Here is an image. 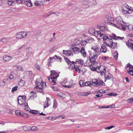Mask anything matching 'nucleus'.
Instances as JSON below:
<instances>
[{"mask_svg": "<svg viewBox=\"0 0 133 133\" xmlns=\"http://www.w3.org/2000/svg\"><path fill=\"white\" fill-rule=\"evenodd\" d=\"M110 24L119 29H122L124 30L125 29V24L123 21L121 17L119 16L116 17L115 19L114 20V23H110Z\"/></svg>", "mask_w": 133, "mask_h": 133, "instance_id": "1", "label": "nucleus"}, {"mask_svg": "<svg viewBox=\"0 0 133 133\" xmlns=\"http://www.w3.org/2000/svg\"><path fill=\"white\" fill-rule=\"evenodd\" d=\"M91 49L94 52L90 54L89 57L91 60L94 59L92 61L94 62L96 59L100 54V52L99 51V49L97 45L93 46L91 48Z\"/></svg>", "mask_w": 133, "mask_h": 133, "instance_id": "2", "label": "nucleus"}, {"mask_svg": "<svg viewBox=\"0 0 133 133\" xmlns=\"http://www.w3.org/2000/svg\"><path fill=\"white\" fill-rule=\"evenodd\" d=\"M27 35L28 34L26 32L21 31L16 33L14 37L17 39H21L25 38Z\"/></svg>", "mask_w": 133, "mask_h": 133, "instance_id": "3", "label": "nucleus"}, {"mask_svg": "<svg viewBox=\"0 0 133 133\" xmlns=\"http://www.w3.org/2000/svg\"><path fill=\"white\" fill-rule=\"evenodd\" d=\"M66 61L71 69L77 72L78 73H79L80 72L81 70L79 68L78 66H76L75 64L72 63L68 59L66 60Z\"/></svg>", "mask_w": 133, "mask_h": 133, "instance_id": "4", "label": "nucleus"}, {"mask_svg": "<svg viewBox=\"0 0 133 133\" xmlns=\"http://www.w3.org/2000/svg\"><path fill=\"white\" fill-rule=\"evenodd\" d=\"M36 87L35 88L41 87V86L43 87H46V83L43 82L41 78L36 80Z\"/></svg>", "mask_w": 133, "mask_h": 133, "instance_id": "5", "label": "nucleus"}, {"mask_svg": "<svg viewBox=\"0 0 133 133\" xmlns=\"http://www.w3.org/2000/svg\"><path fill=\"white\" fill-rule=\"evenodd\" d=\"M26 96H21L18 98V102L20 105H22L25 102Z\"/></svg>", "mask_w": 133, "mask_h": 133, "instance_id": "6", "label": "nucleus"}, {"mask_svg": "<svg viewBox=\"0 0 133 133\" xmlns=\"http://www.w3.org/2000/svg\"><path fill=\"white\" fill-rule=\"evenodd\" d=\"M74 44H71L70 46V48L72 49L74 54H77L79 53L80 49L77 47L75 46Z\"/></svg>", "mask_w": 133, "mask_h": 133, "instance_id": "7", "label": "nucleus"}, {"mask_svg": "<svg viewBox=\"0 0 133 133\" xmlns=\"http://www.w3.org/2000/svg\"><path fill=\"white\" fill-rule=\"evenodd\" d=\"M51 74L50 75V78L53 79H56L59 76L58 73L54 70H51Z\"/></svg>", "mask_w": 133, "mask_h": 133, "instance_id": "8", "label": "nucleus"}, {"mask_svg": "<svg viewBox=\"0 0 133 133\" xmlns=\"http://www.w3.org/2000/svg\"><path fill=\"white\" fill-rule=\"evenodd\" d=\"M126 67L128 68L129 69V70L128 71V73L130 75L133 76V66L129 63L127 64V66Z\"/></svg>", "mask_w": 133, "mask_h": 133, "instance_id": "9", "label": "nucleus"}, {"mask_svg": "<svg viewBox=\"0 0 133 133\" xmlns=\"http://www.w3.org/2000/svg\"><path fill=\"white\" fill-rule=\"evenodd\" d=\"M82 41V38L81 37H78L75 39L73 44H74V45L78 46L81 44Z\"/></svg>", "mask_w": 133, "mask_h": 133, "instance_id": "10", "label": "nucleus"}, {"mask_svg": "<svg viewBox=\"0 0 133 133\" xmlns=\"http://www.w3.org/2000/svg\"><path fill=\"white\" fill-rule=\"evenodd\" d=\"M101 67V66L100 65L99 66H97L96 67H95L92 66H90V68L92 70L94 71H96L98 73H99L101 71L100 70Z\"/></svg>", "mask_w": 133, "mask_h": 133, "instance_id": "11", "label": "nucleus"}, {"mask_svg": "<svg viewBox=\"0 0 133 133\" xmlns=\"http://www.w3.org/2000/svg\"><path fill=\"white\" fill-rule=\"evenodd\" d=\"M63 52L64 54L67 56H72L73 55V52L71 50H63Z\"/></svg>", "mask_w": 133, "mask_h": 133, "instance_id": "12", "label": "nucleus"}, {"mask_svg": "<svg viewBox=\"0 0 133 133\" xmlns=\"http://www.w3.org/2000/svg\"><path fill=\"white\" fill-rule=\"evenodd\" d=\"M109 36L112 39L115 40H122L124 38V37H117L116 35L114 33H113L111 35H110Z\"/></svg>", "mask_w": 133, "mask_h": 133, "instance_id": "13", "label": "nucleus"}, {"mask_svg": "<svg viewBox=\"0 0 133 133\" xmlns=\"http://www.w3.org/2000/svg\"><path fill=\"white\" fill-rule=\"evenodd\" d=\"M122 13L123 15H128L131 14L133 11H130L128 10H127L125 9L122 8H121Z\"/></svg>", "mask_w": 133, "mask_h": 133, "instance_id": "14", "label": "nucleus"}, {"mask_svg": "<svg viewBox=\"0 0 133 133\" xmlns=\"http://www.w3.org/2000/svg\"><path fill=\"white\" fill-rule=\"evenodd\" d=\"M121 8L124 9H127L128 10H129L130 11H133V8L128 5L126 4H123Z\"/></svg>", "mask_w": 133, "mask_h": 133, "instance_id": "15", "label": "nucleus"}, {"mask_svg": "<svg viewBox=\"0 0 133 133\" xmlns=\"http://www.w3.org/2000/svg\"><path fill=\"white\" fill-rule=\"evenodd\" d=\"M104 34L101 33L99 31H96L95 34V36H96L98 39H100V37H102L103 36Z\"/></svg>", "mask_w": 133, "mask_h": 133, "instance_id": "16", "label": "nucleus"}, {"mask_svg": "<svg viewBox=\"0 0 133 133\" xmlns=\"http://www.w3.org/2000/svg\"><path fill=\"white\" fill-rule=\"evenodd\" d=\"M25 4L28 7H31L32 6V3L30 0H23Z\"/></svg>", "mask_w": 133, "mask_h": 133, "instance_id": "17", "label": "nucleus"}, {"mask_svg": "<svg viewBox=\"0 0 133 133\" xmlns=\"http://www.w3.org/2000/svg\"><path fill=\"white\" fill-rule=\"evenodd\" d=\"M107 49L105 46L104 44H102L101 46V48L100 49V52L105 53L107 52Z\"/></svg>", "mask_w": 133, "mask_h": 133, "instance_id": "18", "label": "nucleus"}, {"mask_svg": "<svg viewBox=\"0 0 133 133\" xmlns=\"http://www.w3.org/2000/svg\"><path fill=\"white\" fill-rule=\"evenodd\" d=\"M8 4L9 6H14L16 4L15 0H8Z\"/></svg>", "mask_w": 133, "mask_h": 133, "instance_id": "19", "label": "nucleus"}, {"mask_svg": "<svg viewBox=\"0 0 133 133\" xmlns=\"http://www.w3.org/2000/svg\"><path fill=\"white\" fill-rule=\"evenodd\" d=\"M105 85V84L102 81L97 79L96 86L99 87L102 85L104 86Z\"/></svg>", "mask_w": 133, "mask_h": 133, "instance_id": "20", "label": "nucleus"}, {"mask_svg": "<svg viewBox=\"0 0 133 133\" xmlns=\"http://www.w3.org/2000/svg\"><path fill=\"white\" fill-rule=\"evenodd\" d=\"M75 63L79 64V65H81L83 64L84 62L82 59H77L75 61Z\"/></svg>", "mask_w": 133, "mask_h": 133, "instance_id": "21", "label": "nucleus"}, {"mask_svg": "<svg viewBox=\"0 0 133 133\" xmlns=\"http://www.w3.org/2000/svg\"><path fill=\"white\" fill-rule=\"evenodd\" d=\"M80 52L82 55L84 57L87 56V53L85 51V49L83 47H82L80 50Z\"/></svg>", "mask_w": 133, "mask_h": 133, "instance_id": "22", "label": "nucleus"}, {"mask_svg": "<svg viewBox=\"0 0 133 133\" xmlns=\"http://www.w3.org/2000/svg\"><path fill=\"white\" fill-rule=\"evenodd\" d=\"M3 59L6 62H8L11 59V57L10 56L5 55L3 57Z\"/></svg>", "mask_w": 133, "mask_h": 133, "instance_id": "23", "label": "nucleus"}, {"mask_svg": "<svg viewBox=\"0 0 133 133\" xmlns=\"http://www.w3.org/2000/svg\"><path fill=\"white\" fill-rule=\"evenodd\" d=\"M105 78L106 79H110L112 78H113V76L109 73L108 74H107L105 75Z\"/></svg>", "mask_w": 133, "mask_h": 133, "instance_id": "24", "label": "nucleus"}, {"mask_svg": "<svg viewBox=\"0 0 133 133\" xmlns=\"http://www.w3.org/2000/svg\"><path fill=\"white\" fill-rule=\"evenodd\" d=\"M110 45H109V47H111L112 48H114L116 47L117 43L115 42H113V41H111L110 42Z\"/></svg>", "mask_w": 133, "mask_h": 133, "instance_id": "25", "label": "nucleus"}, {"mask_svg": "<svg viewBox=\"0 0 133 133\" xmlns=\"http://www.w3.org/2000/svg\"><path fill=\"white\" fill-rule=\"evenodd\" d=\"M34 3L36 6H41L43 5V3L42 1H35Z\"/></svg>", "mask_w": 133, "mask_h": 133, "instance_id": "26", "label": "nucleus"}, {"mask_svg": "<svg viewBox=\"0 0 133 133\" xmlns=\"http://www.w3.org/2000/svg\"><path fill=\"white\" fill-rule=\"evenodd\" d=\"M89 33L91 34L94 35L95 36V34H96V32L95 29L92 28H90L89 30Z\"/></svg>", "mask_w": 133, "mask_h": 133, "instance_id": "27", "label": "nucleus"}, {"mask_svg": "<svg viewBox=\"0 0 133 133\" xmlns=\"http://www.w3.org/2000/svg\"><path fill=\"white\" fill-rule=\"evenodd\" d=\"M9 41L8 38L5 37H3L1 39L0 41L3 43L7 42Z\"/></svg>", "mask_w": 133, "mask_h": 133, "instance_id": "28", "label": "nucleus"}, {"mask_svg": "<svg viewBox=\"0 0 133 133\" xmlns=\"http://www.w3.org/2000/svg\"><path fill=\"white\" fill-rule=\"evenodd\" d=\"M30 95V98L31 99H34L36 97V94L34 91L31 92Z\"/></svg>", "mask_w": 133, "mask_h": 133, "instance_id": "29", "label": "nucleus"}, {"mask_svg": "<svg viewBox=\"0 0 133 133\" xmlns=\"http://www.w3.org/2000/svg\"><path fill=\"white\" fill-rule=\"evenodd\" d=\"M55 59L54 57H50L48 60V66H50L51 64L53 62V59Z\"/></svg>", "mask_w": 133, "mask_h": 133, "instance_id": "30", "label": "nucleus"}, {"mask_svg": "<svg viewBox=\"0 0 133 133\" xmlns=\"http://www.w3.org/2000/svg\"><path fill=\"white\" fill-rule=\"evenodd\" d=\"M50 101V99L49 98H46V101L45 102L44 104V108H46L49 106V104L48 103Z\"/></svg>", "mask_w": 133, "mask_h": 133, "instance_id": "31", "label": "nucleus"}, {"mask_svg": "<svg viewBox=\"0 0 133 133\" xmlns=\"http://www.w3.org/2000/svg\"><path fill=\"white\" fill-rule=\"evenodd\" d=\"M45 88V87H42L41 86V87H38L35 88L36 89V90H37L38 92L42 93L43 92V88Z\"/></svg>", "mask_w": 133, "mask_h": 133, "instance_id": "32", "label": "nucleus"}, {"mask_svg": "<svg viewBox=\"0 0 133 133\" xmlns=\"http://www.w3.org/2000/svg\"><path fill=\"white\" fill-rule=\"evenodd\" d=\"M106 18L108 20L111 21H113L114 20V18L112 17L111 16L107 15L106 16Z\"/></svg>", "mask_w": 133, "mask_h": 133, "instance_id": "33", "label": "nucleus"}, {"mask_svg": "<svg viewBox=\"0 0 133 133\" xmlns=\"http://www.w3.org/2000/svg\"><path fill=\"white\" fill-rule=\"evenodd\" d=\"M111 41H112V40L111 38H110L108 40H107L105 42H103V43L105 44L107 46L109 47V45H110V42Z\"/></svg>", "mask_w": 133, "mask_h": 133, "instance_id": "34", "label": "nucleus"}, {"mask_svg": "<svg viewBox=\"0 0 133 133\" xmlns=\"http://www.w3.org/2000/svg\"><path fill=\"white\" fill-rule=\"evenodd\" d=\"M22 112L19 110H16L15 111V115L18 116H21Z\"/></svg>", "mask_w": 133, "mask_h": 133, "instance_id": "35", "label": "nucleus"}, {"mask_svg": "<svg viewBox=\"0 0 133 133\" xmlns=\"http://www.w3.org/2000/svg\"><path fill=\"white\" fill-rule=\"evenodd\" d=\"M30 112L33 114H39V112L38 111L35 110H31L30 111Z\"/></svg>", "mask_w": 133, "mask_h": 133, "instance_id": "36", "label": "nucleus"}, {"mask_svg": "<svg viewBox=\"0 0 133 133\" xmlns=\"http://www.w3.org/2000/svg\"><path fill=\"white\" fill-rule=\"evenodd\" d=\"M102 38L103 39L104 42V41H106L107 40H108L110 38L108 36L104 34H103V36L102 37Z\"/></svg>", "mask_w": 133, "mask_h": 133, "instance_id": "37", "label": "nucleus"}, {"mask_svg": "<svg viewBox=\"0 0 133 133\" xmlns=\"http://www.w3.org/2000/svg\"><path fill=\"white\" fill-rule=\"evenodd\" d=\"M91 65V63L90 61L87 60L84 63V65L85 66H88Z\"/></svg>", "mask_w": 133, "mask_h": 133, "instance_id": "38", "label": "nucleus"}, {"mask_svg": "<svg viewBox=\"0 0 133 133\" xmlns=\"http://www.w3.org/2000/svg\"><path fill=\"white\" fill-rule=\"evenodd\" d=\"M31 50L30 48H27L24 49V51L29 54H32Z\"/></svg>", "mask_w": 133, "mask_h": 133, "instance_id": "39", "label": "nucleus"}, {"mask_svg": "<svg viewBox=\"0 0 133 133\" xmlns=\"http://www.w3.org/2000/svg\"><path fill=\"white\" fill-rule=\"evenodd\" d=\"M6 83L5 80L3 79L0 81V86L3 87L5 85Z\"/></svg>", "mask_w": 133, "mask_h": 133, "instance_id": "40", "label": "nucleus"}, {"mask_svg": "<svg viewBox=\"0 0 133 133\" xmlns=\"http://www.w3.org/2000/svg\"><path fill=\"white\" fill-rule=\"evenodd\" d=\"M97 79H94L92 80L91 82L92 84L94 86H97Z\"/></svg>", "mask_w": 133, "mask_h": 133, "instance_id": "41", "label": "nucleus"}, {"mask_svg": "<svg viewBox=\"0 0 133 133\" xmlns=\"http://www.w3.org/2000/svg\"><path fill=\"white\" fill-rule=\"evenodd\" d=\"M48 79L51 83L53 85H55L56 84V83L55 81L53 80L52 78H50V77H49Z\"/></svg>", "mask_w": 133, "mask_h": 133, "instance_id": "42", "label": "nucleus"}, {"mask_svg": "<svg viewBox=\"0 0 133 133\" xmlns=\"http://www.w3.org/2000/svg\"><path fill=\"white\" fill-rule=\"evenodd\" d=\"M30 130L32 131H36L38 130V129L35 126H33L31 127H30Z\"/></svg>", "mask_w": 133, "mask_h": 133, "instance_id": "43", "label": "nucleus"}, {"mask_svg": "<svg viewBox=\"0 0 133 133\" xmlns=\"http://www.w3.org/2000/svg\"><path fill=\"white\" fill-rule=\"evenodd\" d=\"M29 128L30 127H27L26 126H24L23 127V129L24 131H28L30 130Z\"/></svg>", "mask_w": 133, "mask_h": 133, "instance_id": "44", "label": "nucleus"}, {"mask_svg": "<svg viewBox=\"0 0 133 133\" xmlns=\"http://www.w3.org/2000/svg\"><path fill=\"white\" fill-rule=\"evenodd\" d=\"M21 116H22L24 118H27L29 117V116L27 114L22 112Z\"/></svg>", "mask_w": 133, "mask_h": 133, "instance_id": "45", "label": "nucleus"}, {"mask_svg": "<svg viewBox=\"0 0 133 133\" xmlns=\"http://www.w3.org/2000/svg\"><path fill=\"white\" fill-rule=\"evenodd\" d=\"M79 84L81 87H83L85 86V83H84L83 80H80L79 81Z\"/></svg>", "mask_w": 133, "mask_h": 133, "instance_id": "46", "label": "nucleus"}, {"mask_svg": "<svg viewBox=\"0 0 133 133\" xmlns=\"http://www.w3.org/2000/svg\"><path fill=\"white\" fill-rule=\"evenodd\" d=\"M89 93V92H81L80 95L82 96H86L88 95Z\"/></svg>", "mask_w": 133, "mask_h": 133, "instance_id": "47", "label": "nucleus"}, {"mask_svg": "<svg viewBox=\"0 0 133 133\" xmlns=\"http://www.w3.org/2000/svg\"><path fill=\"white\" fill-rule=\"evenodd\" d=\"M113 57L115 60H117L118 57V54L117 52L115 51L113 55Z\"/></svg>", "mask_w": 133, "mask_h": 133, "instance_id": "48", "label": "nucleus"}, {"mask_svg": "<svg viewBox=\"0 0 133 133\" xmlns=\"http://www.w3.org/2000/svg\"><path fill=\"white\" fill-rule=\"evenodd\" d=\"M127 44L128 45V47L129 48H133V44L130 42H128L127 43Z\"/></svg>", "mask_w": 133, "mask_h": 133, "instance_id": "49", "label": "nucleus"}, {"mask_svg": "<svg viewBox=\"0 0 133 133\" xmlns=\"http://www.w3.org/2000/svg\"><path fill=\"white\" fill-rule=\"evenodd\" d=\"M24 81L21 79L19 82L18 84L20 86H22L24 85Z\"/></svg>", "mask_w": 133, "mask_h": 133, "instance_id": "50", "label": "nucleus"}, {"mask_svg": "<svg viewBox=\"0 0 133 133\" xmlns=\"http://www.w3.org/2000/svg\"><path fill=\"white\" fill-rule=\"evenodd\" d=\"M100 29L103 32H105L107 31V29L104 26L101 27Z\"/></svg>", "mask_w": 133, "mask_h": 133, "instance_id": "51", "label": "nucleus"}, {"mask_svg": "<svg viewBox=\"0 0 133 133\" xmlns=\"http://www.w3.org/2000/svg\"><path fill=\"white\" fill-rule=\"evenodd\" d=\"M24 109L26 111H28L29 110V108L28 105L27 103H25L24 105Z\"/></svg>", "mask_w": 133, "mask_h": 133, "instance_id": "52", "label": "nucleus"}, {"mask_svg": "<svg viewBox=\"0 0 133 133\" xmlns=\"http://www.w3.org/2000/svg\"><path fill=\"white\" fill-rule=\"evenodd\" d=\"M75 85V83H74L72 84H71L69 85H65L64 87L66 88H71L73 87Z\"/></svg>", "mask_w": 133, "mask_h": 133, "instance_id": "53", "label": "nucleus"}, {"mask_svg": "<svg viewBox=\"0 0 133 133\" xmlns=\"http://www.w3.org/2000/svg\"><path fill=\"white\" fill-rule=\"evenodd\" d=\"M17 68L18 71H24V69L20 66H17Z\"/></svg>", "mask_w": 133, "mask_h": 133, "instance_id": "54", "label": "nucleus"}, {"mask_svg": "<svg viewBox=\"0 0 133 133\" xmlns=\"http://www.w3.org/2000/svg\"><path fill=\"white\" fill-rule=\"evenodd\" d=\"M92 82L90 81H87L85 83V86H90L91 85Z\"/></svg>", "mask_w": 133, "mask_h": 133, "instance_id": "55", "label": "nucleus"}, {"mask_svg": "<svg viewBox=\"0 0 133 133\" xmlns=\"http://www.w3.org/2000/svg\"><path fill=\"white\" fill-rule=\"evenodd\" d=\"M18 87L17 86H15L13 88L11 92H14V91H16Z\"/></svg>", "mask_w": 133, "mask_h": 133, "instance_id": "56", "label": "nucleus"}, {"mask_svg": "<svg viewBox=\"0 0 133 133\" xmlns=\"http://www.w3.org/2000/svg\"><path fill=\"white\" fill-rule=\"evenodd\" d=\"M87 43V42L86 41L82 40L81 44L82 46H83L85 45Z\"/></svg>", "mask_w": 133, "mask_h": 133, "instance_id": "57", "label": "nucleus"}, {"mask_svg": "<svg viewBox=\"0 0 133 133\" xmlns=\"http://www.w3.org/2000/svg\"><path fill=\"white\" fill-rule=\"evenodd\" d=\"M107 95L109 96H116L117 95V94L116 93L113 92V93H110L108 94Z\"/></svg>", "mask_w": 133, "mask_h": 133, "instance_id": "58", "label": "nucleus"}, {"mask_svg": "<svg viewBox=\"0 0 133 133\" xmlns=\"http://www.w3.org/2000/svg\"><path fill=\"white\" fill-rule=\"evenodd\" d=\"M32 72L31 71H27L24 72L23 74L25 75H27L29 74H31Z\"/></svg>", "mask_w": 133, "mask_h": 133, "instance_id": "59", "label": "nucleus"}, {"mask_svg": "<svg viewBox=\"0 0 133 133\" xmlns=\"http://www.w3.org/2000/svg\"><path fill=\"white\" fill-rule=\"evenodd\" d=\"M58 95L59 96L61 97L62 98H65V95L63 93H59L58 94Z\"/></svg>", "mask_w": 133, "mask_h": 133, "instance_id": "60", "label": "nucleus"}, {"mask_svg": "<svg viewBox=\"0 0 133 133\" xmlns=\"http://www.w3.org/2000/svg\"><path fill=\"white\" fill-rule=\"evenodd\" d=\"M55 59V58H57L59 59L60 61H61L62 59V58L59 56H57V55H55L54 57Z\"/></svg>", "mask_w": 133, "mask_h": 133, "instance_id": "61", "label": "nucleus"}, {"mask_svg": "<svg viewBox=\"0 0 133 133\" xmlns=\"http://www.w3.org/2000/svg\"><path fill=\"white\" fill-rule=\"evenodd\" d=\"M115 106L114 104H113L109 106L108 107H106V108H115Z\"/></svg>", "mask_w": 133, "mask_h": 133, "instance_id": "62", "label": "nucleus"}, {"mask_svg": "<svg viewBox=\"0 0 133 133\" xmlns=\"http://www.w3.org/2000/svg\"><path fill=\"white\" fill-rule=\"evenodd\" d=\"M115 127V126H113L112 125V126H110V127H105V129L106 130H107V129L109 130V129H111L113 127Z\"/></svg>", "mask_w": 133, "mask_h": 133, "instance_id": "63", "label": "nucleus"}, {"mask_svg": "<svg viewBox=\"0 0 133 133\" xmlns=\"http://www.w3.org/2000/svg\"><path fill=\"white\" fill-rule=\"evenodd\" d=\"M56 102L55 100H54V104L53 105V108H56Z\"/></svg>", "mask_w": 133, "mask_h": 133, "instance_id": "64", "label": "nucleus"}]
</instances>
